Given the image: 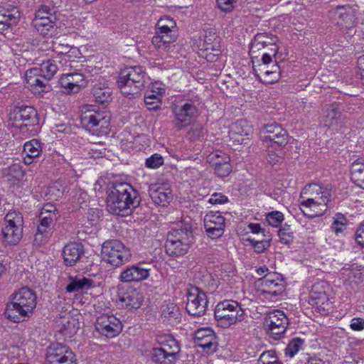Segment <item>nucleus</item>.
Listing matches in <instances>:
<instances>
[{
    "mask_svg": "<svg viewBox=\"0 0 364 364\" xmlns=\"http://www.w3.org/2000/svg\"><path fill=\"white\" fill-rule=\"evenodd\" d=\"M139 203L138 192L127 183H115L107 198L108 211L121 216L129 215Z\"/></svg>",
    "mask_w": 364,
    "mask_h": 364,
    "instance_id": "nucleus-1",
    "label": "nucleus"
},
{
    "mask_svg": "<svg viewBox=\"0 0 364 364\" xmlns=\"http://www.w3.org/2000/svg\"><path fill=\"white\" fill-rule=\"evenodd\" d=\"M10 299L6 304L4 315L14 323L22 322L29 318L37 305L36 292L28 287H22L11 294Z\"/></svg>",
    "mask_w": 364,
    "mask_h": 364,
    "instance_id": "nucleus-2",
    "label": "nucleus"
},
{
    "mask_svg": "<svg viewBox=\"0 0 364 364\" xmlns=\"http://www.w3.org/2000/svg\"><path fill=\"white\" fill-rule=\"evenodd\" d=\"M200 105V98L195 92L184 95L180 101L172 105L174 125L178 129L188 126L196 116Z\"/></svg>",
    "mask_w": 364,
    "mask_h": 364,
    "instance_id": "nucleus-3",
    "label": "nucleus"
},
{
    "mask_svg": "<svg viewBox=\"0 0 364 364\" xmlns=\"http://www.w3.org/2000/svg\"><path fill=\"white\" fill-rule=\"evenodd\" d=\"M146 76L141 66H133L123 70L117 80L118 87L124 96H138L146 82Z\"/></svg>",
    "mask_w": 364,
    "mask_h": 364,
    "instance_id": "nucleus-4",
    "label": "nucleus"
},
{
    "mask_svg": "<svg viewBox=\"0 0 364 364\" xmlns=\"http://www.w3.org/2000/svg\"><path fill=\"white\" fill-rule=\"evenodd\" d=\"M194 237L191 228L173 229L167 235L166 252L171 257L185 255L193 243Z\"/></svg>",
    "mask_w": 364,
    "mask_h": 364,
    "instance_id": "nucleus-5",
    "label": "nucleus"
},
{
    "mask_svg": "<svg viewBox=\"0 0 364 364\" xmlns=\"http://www.w3.org/2000/svg\"><path fill=\"white\" fill-rule=\"evenodd\" d=\"M157 341L159 347L152 349V360L159 364H176L181 353L178 341L171 335L159 336Z\"/></svg>",
    "mask_w": 364,
    "mask_h": 364,
    "instance_id": "nucleus-6",
    "label": "nucleus"
},
{
    "mask_svg": "<svg viewBox=\"0 0 364 364\" xmlns=\"http://www.w3.org/2000/svg\"><path fill=\"white\" fill-rule=\"evenodd\" d=\"M83 127L95 135H103L108 133L110 117L107 112L95 110L92 105H85L80 116Z\"/></svg>",
    "mask_w": 364,
    "mask_h": 364,
    "instance_id": "nucleus-7",
    "label": "nucleus"
},
{
    "mask_svg": "<svg viewBox=\"0 0 364 364\" xmlns=\"http://www.w3.org/2000/svg\"><path fill=\"white\" fill-rule=\"evenodd\" d=\"M214 316L218 326L228 328L244 319L245 311L237 301L224 300L216 305Z\"/></svg>",
    "mask_w": 364,
    "mask_h": 364,
    "instance_id": "nucleus-8",
    "label": "nucleus"
},
{
    "mask_svg": "<svg viewBox=\"0 0 364 364\" xmlns=\"http://www.w3.org/2000/svg\"><path fill=\"white\" fill-rule=\"evenodd\" d=\"M57 23L56 9L54 6L43 4L36 10L33 24L41 36L51 37L55 35Z\"/></svg>",
    "mask_w": 364,
    "mask_h": 364,
    "instance_id": "nucleus-9",
    "label": "nucleus"
},
{
    "mask_svg": "<svg viewBox=\"0 0 364 364\" xmlns=\"http://www.w3.org/2000/svg\"><path fill=\"white\" fill-rule=\"evenodd\" d=\"M102 259L114 267L128 262L132 257L130 250L119 240L105 242L102 246Z\"/></svg>",
    "mask_w": 364,
    "mask_h": 364,
    "instance_id": "nucleus-10",
    "label": "nucleus"
},
{
    "mask_svg": "<svg viewBox=\"0 0 364 364\" xmlns=\"http://www.w3.org/2000/svg\"><path fill=\"white\" fill-rule=\"evenodd\" d=\"M289 324L287 316L280 310L270 311L264 318L266 332L270 338L274 340H279L284 337Z\"/></svg>",
    "mask_w": 364,
    "mask_h": 364,
    "instance_id": "nucleus-11",
    "label": "nucleus"
},
{
    "mask_svg": "<svg viewBox=\"0 0 364 364\" xmlns=\"http://www.w3.org/2000/svg\"><path fill=\"white\" fill-rule=\"evenodd\" d=\"M329 289L328 284L323 281L314 284L309 293V303L321 314L326 315L332 308V301L327 295Z\"/></svg>",
    "mask_w": 364,
    "mask_h": 364,
    "instance_id": "nucleus-12",
    "label": "nucleus"
},
{
    "mask_svg": "<svg viewBox=\"0 0 364 364\" xmlns=\"http://www.w3.org/2000/svg\"><path fill=\"white\" fill-rule=\"evenodd\" d=\"M329 16L341 29L352 31L355 26V11L349 5L332 6L328 11Z\"/></svg>",
    "mask_w": 364,
    "mask_h": 364,
    "instance_id": "nucleus-13",
    "label": "nucleus"
},
{
    "mask_svg": "<svg viewBox=\"0 0 364 364\" xmlns=\"http://www.w3.org/2000/svg\"><path fill=\"white\" fill-rule=\"evenodd\" d=\"M261 133L264 134L261 136L262 140L266 142L270 141L272 149L275 146L279 147L280 154L282 153V149L288 144L289 135L287 132L277 123L264 125Z\"/></svg>",
    "mask_w": 364,
    "mask_h": 364,
    "instance_id": "nucleus-14",
    "label": "nucleus"
},
{
    "mask_svg": "<svg viewBox=\"0 0 364 364\" xmlns=\"http://www.w3.org/2000/svg\"><path fill=\"white\" fill-rule=\"evenodd\" d=\"M206 294L198 287H191L187 294L186 311L193 316L205 314L208 306Z\"/></svg>",
    "mask_w": 364,
    "mask_h": 364,
    "instance_id": "nucleus-15",
    "label": "nucleus"
},
{
    "mask_svg": "<svg viewBox=\"0 0 364 364\" xmlns=\"http://www.w3.org/2000/svg\"><path fill=\"white\" fill-rule=\"evenodd\" d=\"M10 125L23 129L38 124L36 110L31 106L16 107L9 117Z\"/></svg>",
    "mask_w": 364,
    "mask_h": 364,
    "instance_id": "nucleus-16",
    "label": "nucleus"
},
{
    "mask_svg": "<svg viewBox=\"0 0 364 364\" xmlns=\"http://www.w3.org/2000/svg\"><path fill=\"white\" fill-rule=\"evenodd\" d=\"M176 39V32L169 29L168 26H161L159 29L156 28L155 36L152 38V43L164 55L171 54L174 48L173 43Z\"/></svg>",
    "mask_w": 364,
    "mask_h": 364,
    "instance_id": "nucleus-17",
    "label": "nucleus"
},
{
    "mask_svg": "<svg viewBox=\"0 0 364 364\" xmlns=\"http://www.w3.org/2000/svg\"><path fill=\"white\" fill-rule=\"evenodd\" d=\"M95 329L107 338H114L122 331V324L113 314H102L97 317Z\"/></svg>",
    "mask_w": 364,
    "mask_h": 364,
    "instance_id": "nucleus-18",
    "label": "nucleus"
},
{
    "mask_svg": "<svg viewBox=\"0 0 364 364\" xmlns=\"http://www.w3.org/2000/svg\"><path fill=\"white\" fill-rule=\"evenodd\" d=\"M46 363H66L75 361V355L71 349L60 343H51L46 349Z\"/></svg>",
    "mask_w": 364,
    "mask_h": 364,
    "instance_id": "nucleus-19",
    "label": "nucleus"
},
{
    "mask_svg": "<svg viewBox=\"0 0 364 364\" xmlns=\"http://www.w3.org/2000/svg\"><path fill=\"white\" fill-rule=\"evenodd\" d=\"M49 79L39 73L38 68L28 70L26 73V82L30 90L36 95L43 96L52 90Z\"/></svg>",
    "mask_w": 364,
    "mask_h": 364,
    "instance_id": "nucleus-20",
    "label": "nucleus"
},
{
    "mask_svg": "<svg viewBox=\"0 0 364 364\" xmlns=\"http://www.w3.org/2000/svg\"><path fill=\"white\" fill-rule=\"evenodd\" d=\"M225 220L220 212H210L204 218V228L212 239L221 237L224 232Z\"/></svg>",
    "mask_w": 364,
    "mask_h": 364,
    "instance_id": "nucleus-21",
    "label": "nucleus"
},
{
    "mask_svg": "<svg viewBox=\"0 0 364 364\" xmlns=\"http://www.w3.org/2000/svg\"><path fill=\"white\" fill-rule=\"evenodd\" d=\"M59 216L53 214L48 215L46 212L40 213L39 225L35 235L36 242L41 244L51 235Z\"/></svg>",
    "mask_w": 364,
    "mask_h": 364,
    "instance_id": "nucleus-22",
    "label": "nucleus"
},
{
    "mask_svg": "<svg viewBox=\"0 0 364 364\" xmlns=\"http://www.w3.org/2000/svg\"><path fill=\"white\" fill-rule=\"evenodd\" d=\"M150 269H146L139 263L127 267L120 274L119 279L124 283L139 282L146 279Z\"/></svg>",
    "mask_w": 364,
    "mask_h": 364,
    "instance_id": "nucleus-23",
    "label": "nucleus"
},
{
    "mask_svg": "<svg viewBox=\"0 0 364 364\" xmlns=\"http://www.w3.org/2000/svg\"><path fill=\"white\" fill-rule=\"evenodd\" d=\"M339 106L337 104L326 105L323 109L322 121L325 127L337 129L344 121Z\"/></svg>",
    "mask_w": 364,
    "mask_h": 364,
    "instance_id": "nucleus-24",
    "label": "nucleus"
},
{
    "mask_svg": "<svg viewBox=\"0 0 364 364\" xmlns=\"http://www.w3.org/2000/svg\"><path fill=\"white\" fill-rule=\"evenodd\" d=\"M195 344L207 353H212L216 348V337L210 328H200L194 334Z\"/></svg>",
    "mask_w": 364,
    "mask_h": 364,
    "instance_id": "nucleus-25",
    "label": "nucleus"
},
{
    "mask_svg": "<svg viewBox=\"0 0 364 364\" xmlns=\"http://www.w3.org/2000/svg\"><path fill=\"white\" fill-rule=\"evenodd\" d=\"M59 83L68 93H77L86 85L82 74L79 73H67L60 78Z\"/></svg>",
    "mask_w": 364,
    "mask_h": 364,
    "instance_id": "nucleus-26",
    "label": "nucleus"
},
{
    "mask_svg": "<svg viewBox=\"0 0 364 364\" xmlns=\"http://www.w3.org/2000/svg\"><path fill=\"white\" fill-rule=\"evenodd\" d=\"M331 196V191L318 184H309L301 191L300 198L302 200L314 199V201L328 203Z\"/></svg>",
    "mask_w": 364,
    "mask_h": 364,
    "instance_id": "nucleus-27",
    "label": "nucleus"
},
{
    "mask_svg": "<svg viewBox=\"0 0 364 364\" xmlns=\"http://www.w3.org/2000/svg\"><path fill=\"white\" fill-rule=\"evenodd\" d=\"M277 41V36L271 33H257L251 43L250 53H254L259 51L266 46H271V51L273 55H276L278 52V47L276 45Z\"/></svg>",
    "mask_w": 364,
    "mask_h": 364,
    "instance_id": "nucleus-28",
    "label": "nucleus"
},
{
    "mask_svg": "<svg viewBox=\"0 0 364 364\" xmlns=\"http://www.w3.org/2000/svg\"><path fill=\"white\" fill-rule=\"evenodd\" d=\"M149 194L155 204L162 206L169 203L173 198L170 188L163 185L151 184L149 187Z\"/></svg>",
    "mask_w": 364,
    "mask_h": 364,
    "instance_id": "nucleus-29",
    "label": "nucleus"
},
{
    "mask_svg": "<svg viewBox=\"0 0 364 364\" xmlns=\"http://www.w3.org/2000/svg\"><path fill=\"white\" fill-rule=\"evenodd\" d=\"M328 203L314 201L312 198L302 200L299 206L303 214L309 218L322 215L327 210Z\"/></svg>",
    "mask_w": 364,
    "mask_h": 364,
    "instance_id": "nucleus-30",
    "label": "nucleus"
},
{
    "mask_svg": "<svg viewBox=\"0 0 364 364\" xmlns=\"http://www.w3.org/2000/svg\"><path fill=\"white\" fill-rule=\"evenodd\" d=\"M165 92V89L161 87L158 82L151 85L150 90L144 95V102L149 110H158L161 109V97Z\"/></svg>",
    "mask_w": 364,
    "mask_h": 364,
    "instance_id": "nucleus-31",
    "label": "nucleus"
},
{
    "mask_svg": "<svg viewBox=\"0 0 364 364\" xmlns=\"http://www.w3.org/2000/svg\"><path fill=\"white\" fill-rule=\"evenodd\" d=\"M84 254L83 245L80 242H70L63 250V257L66 266L73 267Z\"/></svg>",
    "mask_w": 364,
    "mask_h": 364,
    "instance_id": "nucleus-32",
    "label": "nucleus"
},
{
    "mask_svg": "<svg viewBox=\"0 0 364 364\" xmlns=\"http://www.w3.org/2000/svg\"><path fill=\"white\" fill-rule=\"evenodd\" d=\"M250 127L245 121L240 120L232 123L229 130V137L234 143L238 144H247L249 139L247 136L250 132Z\"/></svg>",
    "mask_w": 364,
    "mask_h": 364,
    "instance_id": "nucleus-33",
    "label": "nucleus"
},
{
    "mask_svg": "<svg viewBox=\"0 0 364 364\" xmlns=\"http://www.w3.org/2000/svg\"><path fill=\"white\" fill-rule=\"evenodd\" d=\"M119 301L128 309H137L142 303L141 294L134 288L129 287L119 293Z\"/></svg>",
    "mask_w": 364,
    "mask_h": 364,
    "instance_id": "nucleus-34",
    "label": "nucleus"
},
{
    "mask_svg": "<svg viewBox=\"0 0 364 364\" xmlns=\"http://www.w3.org/2000/svg\"><path fill=\"white\" fill-rule=\"evenodd\" d=\"M262 285L268 288L267 291L272 296H277L284 291V285L280 275L277 273H267L260 279Z\"/></svg>",
    "mask_w": 364,
    "mask_h": 364,
    "instance_id": "nucleus-35",
    "label": "nucleus"
},
{
    "mask_svg": "<svg viewBox=\"0 0 364 364\" xmlns=\"http://www.w3.org/2000/svg\"><path fill=\"white\" fill-rule=\"evenodd\" d=\"M55 323L57 331L67 338H71L76 333L79 328L77 326L78 323L69 315L62 316L57 319Z\"/></svg>",
    "mask_w": 364,
    "mask_h": 364,
    "instance_id": "nucleus-36",
    "label": "nucleus"
},
{
    "mask_svg": "<svg viewBox=\"0 0 364 364\" xmlns=\"http://www.w3.org/2000/svg\"><path fill=\"white\" fill-rule=\"evenodd\" d=\"M19 18L20 13L16 7H12L11 9L0 7V33L17 23Z\"/></svg>",
    "mask_w": 364,
    "mask_h": 364,
    "instance_id": "nucleus-37",
    "label": "nucleus"
},
{
    "mask_svg": "<svg viewBox=\"0 0 364 364\" xmlns=\"http://www.w3.org/2000/svg\"><path fill=\"white\" fill-rule=\"evenodd\" d=\"M42 151L41 144L37 139H32L27 141L23 146V152L25 156L23 161L26 164H31L33 163V159L39 156Z\"/></svg>",
    "mask_w": 364,
    "mask_h": 364,
    "instance_id": "nucleus-38",
    "label": "nucleus"
},
{
    "mask_svg": "<svg viewBox=\"0 0 364 364\" xmlns=\"http://www.w3.org/2000/svg\"><path fill=\"white\" fill-rule=\"evenodd\" d=\"M161 311V317L169 323L173 324L180 320L179 308L173 303L163 304Z\"/></svg>",
    "mask_w": 364,
    "mask_h": 364,
    "instance_id": "nucleus-39",
    "label": "nucleus"
},
{
    "mask_svg": "<svg viewBox=\"0 0 364 364\" xmlns=\"http://www.w3.org/2000/svg\"><path fill=\"white\" fill-rule=\"evenodd\" d=\"M22 228L6 225L2 229L4 240L10 245H16L21 240Z\"/></svg>",
    "mask_w": 364,
    "mask_h": 364,
    "instance_id": "nucleus-40",
    "label": "nucleus"
},
{
    "mask_svg": "<svg viewBox=\"0 0 364 364\" xmlns=\"http://www.w3.org/2000/svg\"><path fill=\"white\" fill-rule=\"evenodd\" d=\"M70 283L67 285L65 289L67 292H76L80 290L88 289L92 287L93 282L87 278H73L70 277Z\"/></svg>",
    "mask_w": 364,
    "mask_h": 364,
    "instance_id": "nucleus-41",
    "label": "nucleus"
},
{
    "mask_svg": "<svg viewBox=\"0 0 364 364\" xmlns=\"http://www.w3.org/2000/svg\"><path fill=\"white\" fill-rule=\"evenodd\" d=\"M220 38L216 36L215 33L211 34L210 32H209V36L205 35L204 39L205 45V50L206 51L212 50L215 52L212 57H208V55H207L208 60L213 61V58L219 55L220 50Z\"/></svg>",
    "mask_w": 364,
    "mask_h": 364,
    "instance_id": "nucleus-42",
    "label": "nucleus"
},
{
    "mask_svg": "<svg viewBox=\"0 0 364 364\" xmlns=\"http://www.w3.org/2000/svg\"><path fill=\"white\" fill-rule=\"evenodd\" d=\"M39 73L42 74L46 78L50 80L58 70L56 60L54 59L43 62L40 68H38Z\"/></svg>",
    "mask_w": 364,
    "mask_h": 364,
    "instance_id": "nucleus-43",
    "label": "nucleus"
},
{
    "mask_svg": "<svg viewBox=\"0 0 364 364\" xmlns=\"http://www.w3.org/2000/svg\"><path fill=\"white\" fill-rule=\"evenodd\" d=\"M92 93L97 102L104 104L111 100V91L109 88H102L100 85H95Z\"/></svg>",
    "mask_w": 364,
    "mask_h": 364,
    "instance_id": "nucleus-44",
    "label": "nucleus"
},
{
    "mask_svg": "<svg viewBox=\"0 0 364 364\" xmlns=\"http://www.w3.org/2000/svg\"><path fill=\"white\" fill-rule=\"evenodd\" d=\"M278 236L282 243L289 245L294 241V232L290 225L285 224L279 229Z\"/></svg>",
    "mask_w": 364,
    "mask_h": 364,
    "instance_id": "nucleus-45",
    "label": "nucleus"
},
{
    "mask_svg": "<svg viewBox=\"0 0 364 364\" xmlns=\"http://www.w3.org/2000/svg\"><path fill=\"white\" fill-rule=\"evenodd\" d=\"M304 343V340L300 338H292L285 349V354L291 358L294 357L301 348Z\"/></svg>",
    "mask_w": 364,
    "mask_h": 364,
    "instance_id": "nucleus-46",
    "label": "nucleus"
},
{
    "mask_svg": "<svg viewBox=\"0 0 364 364\" xmlns=\"http://www.w3.org/2000/svg\"><path fill=\"white\" fill-rule=\"evenodd\" d=\"M207 161L213 167L215 168V164L218 163L220 165L226 162H230V159L229 156L223 152H213L207 156Z\"/></svg>",
    "mask_w": 364,
    "mask_h": 364,
    "instance_id": "nucleus-47",
    "label": "nucleus"
},
{
    "mask_svg": "<svg viewBox=\"0 0 364 364\" xmlns=\"http://www.w3.org/2000/svg\"><path fill=\"white\" fill-rule=\"evenodd\" d=\"M5 222L6 225H12L14 227L22 228L23 217L21 214L16 211L9 212L5 216Z\"/></svg>",
    "mask_w": 364,
    "mask_h": 364,
    "instance_id": "nucleus-48",
    "label": "nucleus"
},
{
    "mask_svg": "<svg viewBox=\"0 0 364 364\" xmlns=\"http://www.w3.org/2000/svg\"><path fill=\"white\" fill-rule=\"evenodd\" d=\"M351 178L356 182L364 176V164L358 160L354 161L350 167Z\"/></svg>",
    "mask_w": 364,
    "mask_h": 364,
    "instance_id": "nucleus-49",
    "label": "nucleus"
},
{
    "mask_svg": "<svg viewBox=\"0 0 364 364\" xmlns=\"http://www.w3.org/2000/svg\"><path fill=\"white\" fill-rule=\"evenodd\" d=\"M346 228V218L341 213L336 215L333 223L331 225V229L336 233L342 232Z\"/></svg>",
    "mask_w": 364,
    "mask_h": 364,
    "instance_id": "nucleus-50",
    "label": "nucleus"
},
{
    "mask_svg": "<svg viewBox=\"0 0 364 364\" xmlns=\"http://www.w3.org/2000/svg\"><path fill=\"white\" fill-rule=\"evenodd\" d=\"M247 241L254 247L257 253H262L270 246L271 239L256 240L255 239L248 238Z\"/></svg>",
    "mask_w": 364,
    "mask_h": 364,
    "instance_id": "nucleus-51",
    "label": "nucleus"
},
{
    "mask_svg": "<svg viewBox=\"0 0 364 364\" xmlns=\"http://www.w3.org/2000/svg\"><path fill=\"white\" fill-rule=\"evenodd\" d=\"M269 225L272 227H279L284 220V215L279 211H272L266 216Z\"/></svg>",
    "mask_w": 364,
    "mask_h": 364,
    "instance_id": "nucleus-52",
    "label": "nucleus"
},
{
    "mask_svg": "<svg viewBox=\"0 0 364 364\" xmlns=\"http://www.w3.org/2000/svg\"><path fill=\"white\" fill-rule=\"evenodd\" d=\"M75 50V48L70 47L68 44L55 43L53 45V50L56 53L68 58L72 57V55H70V53L72 52L73 53Z\"/></svg>",
    "mask_w": 364,
    "mask_h": 364,
    "instance_id": "nucleus-53",
    "label": "nucleus"
},
{
    "mask_svg": "<svg viewBox=\"0 0 364 364\" xmlns=\"http://www.w3.org/2000/svg\"><path fill=\"white\" fill-rule=\"evenodd\" d=\"M4 175L11 179V176L16 179H21L23 176V172L21 167L18 164H13L4 171Z\"/></svg>",
    "mask_w": 364,
    "mask_h": 364,
    "instance_id": "nucleus-54",
    "label": "nucleus"
},
{
    "mask_svg": "<svg viewBox=\"0 0 364 364\" xmlns=\"http://www.w3.org/2000/svg\"><path fill=\"white\" fill-rule=\"evenodd\" d=\"M279 66L276 64L273 66V70H266L263 73L264 82L266 83H273L279 78Z\"/></svg>",
    "mask_w": 364,
    "mask_h": 364,
    "instance_id": "nucleus-55",
    "label": "nucleus"
},
{
    "mask_svg": "<svg viewBox=\"0 0 364 364\" xmlns=\"http://www.w3.org/2000/svg\"><path fill=\"white\" fill-rule=\"evenodd\" d=\"M224 162L225 163L220 165L216 163L215 168H214L215 174L221 178L228 176L232 171V166L230 162Z\"/></svg>",
    "mask_w": 364,
    "mask_h": 364,
    "instance_id": "nucleus-56",
    "label": "nucleus"
},
{
    "mask_svg": "<svg viewBox=\"0 0 364 364\" xmlns=\"http://www.w3.org/2000/svg\"><path fill=\"white\" fill-rule=\"evenodd\" d=\"M164 164V158L159 154H154L146 160V166L151 168H157Z\"/></svg>",
    "mask_w": 364,
    "mask_h": 364,
    "instance_id": "nucleus-57",
    "label": "nucleus"
},
{
    "mask_svg": "<svg viewBox=\"0 0 364 364\" xmlns=\"http://www.w3.org/2000/svg\"><path fill=\"white\" fill-rule=\"evenodd\" d=\"M277 358L276 353L273 350H267L264 352L259 357V362L262 364H270Z\"/></svg>",
    "mask_w": 364,
    "mask_h": 364,
    "instance_id": "nucleus-58",
    "label": "nucleus"
},
{
    "mask_svg": "<svg viewBox=\"0 0 364 364\" xmlns=\"http://www.w3.org/2000/svg\"><path fill=\"white\" fill-rule=\"evenodd\" d=\"M228 201V198L219 193H214L211 195L208 202L211 204H225Z\"/></svg>",
    "mask_w": 364,
    "mask_h": 364,
    "instance_id": "nucleus-59",
    "label": "nucleus"
},
{
    "mask_svg": "<svg viewBox=\"0 0 364 364\" xmlns=\"http://www.w3.org/2000/svg\"><path fill=\"white\" fill-rule=\"evenodd\" d=\"M236 0H217L220 9L223 11H230L234 7Z\"/></svg>",
    "mask_w": 364,
    "mask_h": 364,
    "instance_id": "nucleus-60",
    "label": "nucleus"
},
{
    "mask_svg": "<svg viewBox=\"0 0 364 364\" xmlns=\"http://www.w3.org/2000/svg\"><path fill=\"white\" fill-rule=\"evenodd\" d=\"M355 238L356 242L361 247H364V222L362 223L357 229Z\"/></svg>",
    "mask_w": 364,
    "mask_h": 364,
    "instance_id": "nucleus-61",
    "label": "nucleus"
},
{
    "mask_svg": "<svg viewBox=\"0 0 364 364\" xmlns=\"http://www.w3.org/2000/svg\"><path fill=\"white\" fill-rule=\"evenodd\" d=\"M350 328L354 331H361L364 329V318H354L350 323Z\"/></svg>",
    "mask_w": 364,
    "mask_h": 364,
    "instance_id": "nucleus-62",
    "label": "nucleus"
},
{
    "mask_svg": "<svg viewBox=\"0 0 364 364\" xmlns=\"http://www.w3.org/2000/svg\"><path fill=\"white\" fill-rule=\"evenodd\" d=\"M168 26V28L173 30V28L175 27V22L168 17L161 18L156 23V28L159 29L161 28V26Z\"/></svg>",
    "mask_w": 364,
    "mask_h": 364,
    "instance_id": "nucleus-63",
    "label": "nucleus"
},
{
    "mask_svg": "<svg viewBox=\"0 0 364 364\" xmlns=\"http://www.w3.org/2000/svg\"><path fill=\"white\" fill-rule=\"evenodd\" d=\"M100 217V211L98 209L90 208L87 213V220L91 222L97 221Z\"/></svg>",
    "mask_w": 364,
    "mask_h": 364,
    "instance_id": "nucleus-64",
    "label": "nucleus"
}]
</instances>
